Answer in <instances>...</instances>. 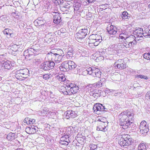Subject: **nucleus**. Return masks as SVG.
<instances>
[{"mask_svg":"<svg viewBox=\"0 0 150 150\" xmlns=\"http://www.w3.org/2000/svg\"><path fill=\"white\" fill-rule=\"evenodd\" d=\"M108 4H102L101 6L102 9H105L108 7Z\"/></svg>","mask_w":150,"mask_h":150,"instance_id":"4d7b16f0","label":"nucleus"},{"mask_svg":"<svg viewBox=\"0 0 150 150\" xmlns=\"http://www.w3.org/2000/svg\"><path fill=\"white\" fill-rule=\"evenodd\" d=\"M35 122V120L33 119H31L29 117H27L25 118L24 120V122L28 125L33 124Z\"/></svg>","mask_w":150,"mask_h":150,"instance_id":"393cba45","label":"nucleus"},{"mask_svg":"<svg viewBox=\"0 0 150 150\" xmlns=\"http://www.w3.org/2000/svg\"><path fill=\"white\" fill-rule=\"evenodd\" d=\"M105 79L104 78L101 79L100 81H98V82L95 83L93 84V85L94 87H100L102 86V84L104 81H105Z\"/></svg>","mask_w":150,"mask_h":150,"instance_id":"cd10ccee","label":"nucleus"},{"mask_svg":"<svg viewBox=\"0 0 150 150\" xmlns=\"http://www.w3.org/2000/svg\"><path fill=\"white\" fill-rule=\"evenodd\" d=\"M83 142H81V143H79V142H78L77 143H76V147H80V149H78L79 150H81L83 147Z\"/></svg>","mask_w":150,"mask_h":150,"instance_id":"37998d69","label":"nucleus"},{"mask_svg":"<svg viewBox=\"0 0 150 150\" xmlns=\"http://www.w3.org/2000/svg\"><path fill=\"white\" fill-rule=\"evenodd\" d=\"M99 52L100 54L102 56L103 58L107 57L108 55V54H107L108 52H106L105 51L103 50H100Z\"/></svg>","mask_w":150,"mask_h":150,"instance_id":"e433bc0d","label":"nucleus"},{"mask_svg":"<svg viewBox=\"0 0 150 150\" xmlns=\"http://www.w3.org/2000/svg\"><path fill=\"white\" fill-rule=\"evenodd\" d=\"M20 71L21 74H22L23 76V78H26L28 75L29 70L27 69H25L19 70Z\"/></svg>","mask_w":150,"mask_h":150,"instance_id":"4be33fe9","label":"nucleus"},{"mask_svg":"<svg viewBox=\"0 0 150 150\" xmlns=\"http://www.w3.org/2000/svg\"><path fill=\"white\" fill-rule=\"evenodd\" d=\"M73 49L70 48H68L67 51V53L69 56L71 55L73 53Z\"/></svg>","mask_w":150,"mask_h":150,"instance_id":"de8ad7c7","label":"nucleus"},{"mask_svg":"<svg viewBox=\"0 0 150 150\" xmlns=\"http://www.w3.org/2000/svg\"><path fill=\"white\" fill-rule=\"evenodd\" d=\"M88 74L94 77H100L101 75V71L98 68L89 67L87 69Z\"/></svg>","mask_w":150,"mask_h":150,"instance_id":"423d86ee","label":"nucleus"},{"mask_svg":"<svg viewBox=\"0 0 150 150\" xmlns=\"http://www.w3.org/2000/svg\"><path fill=\"white\" fill-rule=\"evenodd\" d=\"M54 3H55L56 4H57V1H56V0L54 2Z\"/></svg>","mask_w":150,"mask_h":150,"instance_id":"69168bd1","label":"nucleus"},{"mask_svg":"<svg viewBox=\"0 0 150 150\" xmlns=\"http://www.w3.org/2000/svg\"><path fill=\"white\" fill-rule=\"evenodd\" d=\"M97 91L94 90H93L92 91H91L90 93V95H92L95 99H96L98 97H99V94L97 92Z\"/></svg>","mask_w":150,"mask_h":150,"instance_id":"7c9ffc66","label":"nucleus"},{"mask_svg":"<svg viewBox=\"0 0 150 150\" xmlns=\"http://www.w3.org/2000/svg\"><path fill=\"white\" fill-rule=\"evenodd\" d=\"M120 50L118 48V45L114 44L110 45L109 47L105 50L106 52H108V53L110 54H117V50Z\"/></svg>","mask_w":150,"mask_h":150,"instance_id":"0eeeda50","label":"nucleus"},{"mask_svg":"<svg viewBox=\"0 0 150 150\" xmlns=\"http://www.w3.org/2000/svg\"><path fill=\"white\" fill-rule=\"evenodd\" d=\"M134 115V113L129 110L124 111L119 115L120 124L123 129H127L133 123L132 119Z\"/></svg>","mask_w":150,"mask_h":150,"instance_id":"f257e3e1","label":"nucleus"},{"mask_svg":"<svg viewBox=\"0 0 150 150\" xmlns=\"http://www.w3.org/2000/svg\"><path fill=\"white\" fill-rule=\"evenodd\" d=\"M90 147L91 150H95L97 149V147L96 145L92 144L90 145Z\"/></svg>","mask_w":150,"mask_h":150,"instance_id":"09e8293b","label":"nucleus"},{"mask_svg":"<svg viewBox=\"0 0 150 150\" xmlns=\"http://www.w3.org/2000/svg\"><path fill=\"white\" fill-rule=\"evenodd\" d=\"M78 73V70H77L76 71V72L75 73Z\"/></svg>","mask_w":150,"mask_h":150,"instance_id":"774afa93","label":"nucleus"},{"mask_svg":"<svg viewBox=\"0 0 150 150\" xmlns=\"http://www.w3.org/2000/svg\"><path fill=\"white\" fill-rule=\"evenodd\" d=\"M63 0H61L60 2V4H63Z\"/></svg>","mask_w":150,"mask_h":150,"instance_id":"e2e57ef3","label":"nucleus"},{"mask_svg":"<svg viewBox=\"0 0 150 150\" xmlns=\"http://www.w3.org/2000/svg\"><path fill=\"white\" fill-rule=\"evenodd\" d=\"M15 138V134L13 133H9L7 136V139L11 141Z\"/></svg>","mask_w":150,"mask_h":150,"instance_id":"2f4dec72","label":"nucleus"},{"mask_svg":"<svg viewBox=\"0 0 150 150\" xmlns=\"http://www.w3.org/2000/svg\"><path fill=\"white\" fill-rule=\"evenodd\" d=\"M94 36H95V35H92L90 36L89 38L90 41H88V44L90 46L92 47L93 45L97 46L99 44V43H98L97 42V41L94 39L95 38H94Z\"/></svg>","mask_w":150,"mask_h":150,"instance_id":"4468645a","label":"nucleus"},{"mask_svg":"<svg viewBox=\"0 0 150 150\" xmlns=\"http://www.w3.org/2000/svg\"><path fill=\"white\" fill-rule=\"evenodd\" d=\"M42 114H43V115H51L52 112L50 111H49V109L46 108H44L42 111Z\"/></svg>","mask_w":150,"mask_h":150,"instance_id":"f704fd0d","label":"nucleus"},{"mask_svg":"<svg viewBox=\"0 0 150 150\" xmlns=\"http://www.w3.org/2000/svg\"><path fill=\"white\" fill-rule=\"evenodd\" d=\"M47 61L48 62V67H49V68H48V70L52 69L54 67L55 63L53 62H51L50 61Z\"/></svg>","mask_w":150,"mask_h":150,"instance_id":"72a5a7b5","label":"nucleus"},{"mask_svg":"<svg viewBox=\"0 0 150 150\" xmlns=\"http://www.w3.org/2000/svg\"><path fill=\"white\" fill-rule=\"evenodd\" d=\"M95 35V36H94V38H95V40L97 41V43H100V42H101L102 41V37L100 36H98L97 35Z\"/></svg>","mask_w":150,"mask_h":150,"instance_id":"58836bf2","label":"nucleus"},{"mask_svg":"<svg viewBox=\"0 0 150 150\" xmlns=\"http://www.w3.org/2000/svg\"><path fill=\"white\" fill-rule=\"evenodd\" d=\"M69 90L67 89L64 86H62L60 89V92H62L64 95H66L64 93V92L67 91V90Z\"/></svg>","mask_w":150,"mask_h":150,"instance_id":"8fccbe9b","label":"nucleus"},{"mask_svg":"<svg viewBox=\"0 0 150 150\" xmlns=\"http://www.w3.org/2000/svg\"><path fill=\"white\" fill-rule=\"evenodd\" d=\"M77 65L73 61L70 60H67L64 62L60 67V70L63 71V70H61V68H64L66 70L67 69L73 70L76 69Z\"/></svg>","mask_w":150,"mask_h":150,"instance_id":"39448f33","label":"nucleus"},{"mask_svg":"<svg viewBox=\"0 0 150 150\" xmlns=\"http://www.w3.org/2000/svg\"><path fill=\"white\" fill-rule=\"evenodd\" d=\"M105 109L104 107L101 104L99 103L95 104L93 107L94 112L98 114H100V112L103 111Z\"/></svg>","mask_w":150,"mask_h":150,"instance_id":"f8f14e48","label":"nucleus"},{"mask_svg":"<svg viewBox=\"0 0 150 150\" xmlns=\"http://www.w3.org/2000/svg\"><path fill=\"white\" fill-rule=\"evenodd\" d=\"M132 46V44L128 42L125 40L122 43H119L118 44V48L120 50H126V49L131 47Z\"/></svg>","mask_w":150,"mask_h":150,"instance_id":"9b49d317","label":"nucleus"},{"mask_svg":"<svg viewBox=\"0 0 150 150\" xmlns=\"http://www.w3.org/2000/svg\"><path fill=\"white\" fill-rule=\"evenodd\" d=\"M14 64L13 63H11L10 61L6 60L3 63V66L6 69H9L12 66H14Z\"/></svg>","mask_w":150,"mask_h":150,"instance_id":"a211bd4d","label":"nucleus"},{"mask_svg":"<svg viewBox=\"0 0 150 150\" xmlns=\"http://www.w3.org/2000/svg\"><path fill=\"white\" fill-rule=\"evenodd\" d=\"M139 129L141 133L142 134L146 133L149 131L146 122L144 120L141 122L139 126Z\"/></svg>","mask_w":150,"mask_h":150,"instance_id":"1a4fd4ad","label":"nucleus"},{"mask_svg":"<svg viewBox=\"0 0 150 150\" xmlns=\"http://www.w3.org/2000/svg\"><path fill=\"white\" fill-rule=\"evenodd\" d=\"M88 33L87 27H81L79 30L76 33L75 38L76 40L79 42H82L83 39L84 38Z\"/></svg>","mask_w":150,"mask_h":150,"instance_id":"7ed1b4c3","label":"nucleus"},{"mask_svg":"<svg viewBox=\"0 0 150 150\" xmlns=\"http://www.w3.org/2000/svg\"><path fill=\"white\" fill-rule=\"evenodd\" d=\"M61 0H56V1L57 3L58 4H60V2Z\"/></svg>","mask_w":150,"mask_h":150,"instance_id":"680f3d73","label":"nucleus"},{"mask_svg":"<svg viewBox=\"0 0 150 150\" xmlns=\"http://www.w3.org/2000/svg\"><path fill=\"white\" fill-rule=\"evenodd\" d=\"M97 130L105 131L107 130L106 128L108 125V123L107 122H103L100 120L97 121Z\"/></svg>","mask_w":150,"mask_h":150,"instance_id":"6e6552de","label":"nucleus"},{"mask_svg":"<svg viewBox=\"0 0 150 150\" xmlns=\"http://www.w3.org/2000/svg\"><path fill=\"white\" fill-rule=\"evenodd\" d=\"M66 8L64 7V6H63L62 7L61 9L63 10H64Z\"/></svg>","mask_w":150,"mask_h":150,"instance_id":"0e129e2a","label":"nucleus"},{"mask_svg":"<svg viewBox=\"0 0 150 150\" xmlns=\"http://www.w3.org/2000/svg\"><path fill=\"white\" fill-rule=\"evenodd\" d=\"M53 93L52 92H50V97L51 98H54V96L53 94Z\"/></svg>","mask_w":150,"mask_h":150,"instance_id":"052dcab7","label":"nucleus"},{"mask_svg":"<svg viewBox=\"0 0 150 150\" xmlns=\"http://www.w3.org/2000/svg\"><path fill=\"white\" fill-rule=\"evenodd\" d=\"M121 16L122 19L127 20L130 17V15L128 14L126 11H124L122 12V15Z\"/></svg>","mask_w":150,"mask_h":150,"instance_id":"a878e982","label":"nucleus"},{"mask_svg":"<svg viewBox=\"0 0 150 150\" xmlns=\"http://www.w3.org/2000/svg\"><path fill=\"white\" fill-rule=\"evenodd\" d=\"M16 45H14L13 46H10L8 47V52L9 54H12L13 52H13H15L16 51V50L15 49L14 50V48L16 47Z\"/></svg>","mask_w":150,"mask_h":150,"instance_id":"4c0bfd02","label":"nucleus"},{"mask_svg":"<svg viewBox=\"0 0 150 150\" xmlns=\"http://www.w3.org/2000/svg\"><path fill=\"white\" fill-rule=\"evenodd\" d=\"M124 62V61L122 59H119L115 63V67H117L120 64H121Z\"/></svg>","mask_w":150,"mask_h":150,"instance_id":"a18cd8bd","label":"nucleus"},{"mask_svg":"<svg viewBox=\"0 0 150 150\" xmlns=\"http://www.w3.org/2000/svg\"><path fill=\"white\" fill-rule=\"evenodd\" d=\"M81 5V3L80 1H79L74 2L73 7L74 11L75 13V12H76L77 11H79V10L80 9Z\"/></svg>","mask_w":150,"mask_h":150,"instance_id":"aec40b11","label":"nucleus"},{"mask_svg":"<svg viewBox=\"0 0 150 150\" xmlns=\"http://www.w3.org/2000/svg\"><path fill=\"white\" fill-rule=\"evenodd\" d=\"M127 33V32H122L119 35V38L122 39H124L126 40L128 36V35Z\"/></svg>","mask_w":150,"mask_h":150,"instance_id":"c85d7f7f","label":"nucleus"},{"mask_svg":"<svg viewBox=\"0 0 150 150\" xmlns=\"http://www.w3.org/2000/svg\"><path fill=\"white\" fill-rule=\"evenodd\" d=\"M54 60L55 64L59 63L61 61V58H58L57 57H56Z\"/></svg>","mask_w":150,"mask_h":150,"instance_id":"3c124183","label":"nucleus"},{"mask_svg":"<svg viewBox=\"0 0 150 150\" xmlns=\"http://www.w3.org/2000/svg\"><path fill=\"white\" fill-rule=\"evenodd\" d=\"M47 63L48 62L47 61L42 63L40 66V68L44 70H48L49 67H48Z\"/></svg>","mask_w":150,"mask_h":150,"instance_id":"bb28decb","label":"nucleus"},{"mask_svg":"<svg viewBox=\"0 0 150 150\" xmlns=\"http://www.w3.org/2000/svg\"><path fill=\"white\" fill-rule=\"evenodd\" d=\"M66 115V117L67 119L69 118H73L76 117L77 113L75 111L72 110H67L65 113Z\"/></svg>","mask_w":150,"mask_h":150,"instance_id":"dca6fc26","label":"nucleus"},{"mask_svg":"<svg viewBox=\"0 0 150 150\" xmlns=\"http://www.w3.org/2000/svg\"><path fill=\"white\" fill-rule=\"evenodd\" d=\"M145 97L146 99L150 100V91L147 93L146 94Z\"/></svg>","mask_w":150,"mask_h":150,"instance_id":"5fc2aeb1","label":"nucleus"},{"mask_svg":"<svg viewBox=\"0 0 150 150\" xmlns=\"http://www.w3.org/2000/svg\"><path fill=\"white\" fill-rule=\"evenodd\" d=\"M120 138L119 140L118 144L121 146H128L130 144L132 139L130 138V136L128 134H124L119 136Z\"/></svg>","mask_w":150,"mask_h":150,"instance_id":"20e7f679","label":"nucleus"},{"mask_svg":"<svg viewBox=\"0 0 150 150\" xmlns=\"http://www.w3.org/2000/svg\"><path fill=\"white\" fill-rule=\"evenodd\" d=\"M36 21L39 26H40L44 24L43 21H42L38 20Z\"/></svg>","mask_w":150,"mask_h":150,"instance_id":"13d9d810","label":"nucleus"},{"mask_svg":"<svg viewBox=\"0 0 150 150\" xmlns=\"http://www.w3.org/2000/svg\"><path fill=\"white\" fill-rule=\"evenodd\" d=\"M73 84L69 81H67L64 83V86L67 89H69L71 87V85Z\"/></svg>","mask_w":150,"mask_h":150,"instance_id":"c9c22d12","label":"nucleus"},{"mask_svg":"<svg viewBox=\"0 0 150 150\" xmlns=\"http://www.w3.org/2000/svg\"><path fill=\"white\" fill-rule=\"evenodd\" d=\"M143 57L145 59L150 60V53H149L144 54Z\"/></svg>","mask_w":150,"mask_h":150,"instance_id":"49530a36","label":"nucleus"},{"mask_svg":"<svg viewBox=\"0 0 150 150\" xmlns=\"http://www.w3.org/2000/svg\"><path fill=\"white\" fill-rule=\"evenodd\" d=\"M69 136L68 135H65L63 136L62 137H61L60 139V141L66 142L67 141H69Z\"/></svg>","mask_w":150,"mask_h":150,"instance_id":"79ce46f5","label":"nucleus"},{"mask_svg":"<svg viewBox=\"0 0 150 150\" xmlns=\"http://www.w3.org/2000/svg\"><path fill=\"white\" fill-rule=\"evenodd\" d=\"M91 86H86L84 88V90L85 91H86V92H87L89 91V90H91Z\"/></svg>","mask_w":150,"mask_h":150,"instance_id":"864d4df0","label":"nucleus"},{"mask_svg":"<svg viewBox=\"0 0 150 150\" xmlns=\"http://www.w3.org/2000/svg\"><path fill=\"white\" fill-rule=\"evenodd\" d=\"M117 68L120 69H122L125 68L126 67V65L125 63L123 62L117 66Z\"/></svg>","mask_w":150,"mask_h":150,"instance_id":"a19ab883","label":"nucleus"},{"mask_svg":"<svg viewBox=\"0 0 150 150\" xmlns=\"http://www.w3.org/2000/svg\"><path fill=\"white\" fill-rule=\"evenodd\" d=\"M55 13L53 16V21L54 23L58 24L61 21V18L58 13Z\"/></svg>","mask_w":150,"mask_h":150,"instance_id":"f3484780","label":"nucleus"},{"mask_svg":"<svg viewBox=\"0 0 150 150\" xmlns=\"http://www.w3.org/2000/svg\"><path fill=\"white\" fill-rule=\"evenodd\" d=\"M79 90V87L75 84L71 85V87L69 90H67V91L64 92V93L66 95H71L74 94L77 92Z\"/></svg>","mask_w":150,"mask_h":150,"instance_id":"9d476101","label":"nucleus"},{"mask_svg":"<svg viewBox=\"0 0 150 150\" xmlns=\"http://www.w3.org/2000/svg\"><path fill=\"white\" fill-rule=\"evenodd\" d=\"M50 78V75L49 74H46L43 75V78L45 79H47Z\"/></svg>","mask_w":150,"mask_h":150,"instance_id":"6e6d98bb","label":"nucleus"},{"mask_svg":"<svg viewBox=\"0 0 150 150\" xmlns=\"http://www.w3.org/2000/svg\"><path fill=\"white\" fill-rule=\"evenodd\" d=\"M107 30L109 34L112 35H115L117 31V29L116 27L110 24L108 25Z\"/></svg>","mask_w":150,"mask_h":150,"instance_id":"ddd939ff","label":"nucleus"},{"mask_svg":"<svg viewBox=\"0 0 150 150\" xmlns=\"http://www.w3.org/2000/svg\"><path fill=\"white\" fill-rule=\"evenodd\" d=\"M3 32L4 34L8 36V38L13 37V31L11 29L8 28L6 29L3 31Z\"/></svg>","mask_w":150,"mask_h":150,"instance_id":"412c9836","label":"nucleus"},{"mask_svg":"<svg viewBox=\"0 0 150 150\" xmlns=\"http://www.w3.org/2000/svg\"><path fill=\"white\" fill-rule=\"evenodd\" d=\"M26 132L29 134L34 133L36 131V128L34 126H32L26 128Z\"/></svg>","mask_w":150,"mask_h":150,"instance_id":"5701e85b","label":"nucleus"},{"mask_svg":"<svg viewBox=\"0 0 150 150\" xmlns=\"http://www.w3.org/2000/svg\"><path fill=\"white\" fill-rule=\"evenodd\" d=\"M86 1L88 2V3H90L95 1L96 0H86Z\"/></svg>","mask_w":150,"mask_h":150,"instance_id":"bf43d9fd","label":"nucleus"},{"mask_svg":"<svg viewBox=\"0 0 150 150\" xmlns=\"http://www.w3.org/2000/svg\"><path fill=\"white\" fill-rule=\"evenodd\" d=\"M20 71L19 70L17 71L15 75V77L17 79H21V77L23 78V75L22 74H21V73H20Z\"/></svg>","mask_w":150,"mask_h":150,"instance_id":"ea45409f","label":"nucleus"},{"mask_svg":"<svg viewBox=\"0 0 150 150\" xmlns=\"http://www.w3.org/2000/svg\"><path fill=\"white\" fill-rule=\"evenodd\" d=\"M137 77L138 78L143 79L145 80H147L149 79V78L147 76L141 74L137 75Z\"/></svg>","mask_w":150,"mask_h":150,"instance_id":"c03bdc74","label":"nucleus"},{"mask_svg":"<svg viewBox=\"0 0 150 150\" xmlns=\"http://www.w3.org/2000/svg\"><path fill=\"white\" fill-rule=\"evenodd\" d=\"M69 142V141H66V142H64V141H60L59 142V143L61 145H63L66 146L68 145Z\"/></svg>","mask_w":150,"mask_h":150,"instance_id":"603ef678","label":"nucleus"},{"mask_svg":"<svg viewBox=\"0 0 150 150\" xmlns=\"http://www.w3.org/2000/svg\"><path fill=\"white\" fill-rule=\"evenodd\" d=\"M36 51L33 48H30L25 50L24 55L25 57H29L30 55H35L36 54Z\"/></svg>","mask_w":150,"mask_h":150,"instance_id":"2eb2a0df","label":"nucleus"},{"mask_svg":"<svg viewBox=\"0 0 150 150\" xmlns=\"http://www.w3.org/2000/svg\"><path fill=\"white\" fill-rule=\"evenodd\" d=\"M144 33H143V30L142 28H139L136 29L134 32V34L137 37L142 38L143 36L146 38H150V26L145 29Z\"/></svg>","mask_w":150,"mask_h":150,"instance_id":"f03ea898","label":"nucleus"},{"mask_svg":"<svg viewBox=\"0 0 150 150\" xmlns=\"http://www.w3.org/2000/svg\"><path fill=\"white\" fill-rule=\"evenodd\" d=\"M80 147H76V148H78V149L79 148V149H80Z\"/></svg>","mask_w":150,"mask_h":150,"instance_id":"338daca9","label":"nucleus"},{"mask_svg":"<svg viewBox=\"0 0 150 150\" xmlns=\"http://www.w3.org/2000/svg\"><path fill=\"white\" fill-rule=\"evenodd\" d=\"M52 51L53 52H55V53L54 54L55 55H58L60 57L62 56H64L63 52L61 50L53 49L52 50Z\"/></svg>","mask_w":150,"mask_h":150,"instance_id":"b1692460","label":"nucleus"},{"mask_svg":"<svg viewBox=\"0 0 150 150\" xmlns=\"http://www.w3.org/2000/svg\"><path fill=\"white\" fill-rule=\"evenodd\" d=\"M146 146L145 144L144 143L140 144L138 147V150H146Z\"/></svg>","mask_w":150,"mask_h":150,"instance_id":"473e14b6","label":"nucleus"},{"mask_svg":"<svg viewBox=\"0 0 150 150\" xmlns=\"http://www.w3.org/2000/svg\"><path fill=\"white\" fill-rule=\"evenodd\" d=\"M56 77L60 81H64L66 80V78L63 74H60L57 76Z\"/></svg>","mask_w":150,"mask_h":150,"instance_id":"c756f323","label":"nucleus"},{"mask_svg":"<svg viewBox=\"0 0 150 150\" xmlns=\"http://www.w3.org/2000/svg\"><path fill=\"white\" fill-rule=\"evenodd\" d=\"M135 36L130 35L129 36H128L126 40L128 42H130L131 44L132 43L133 45L137 44V42L135 40Z\"/></svg>","mask_w":150,"mask_h":150,"instance_id":"6ab92c4d","label":"nucleus"}]
</instances>
